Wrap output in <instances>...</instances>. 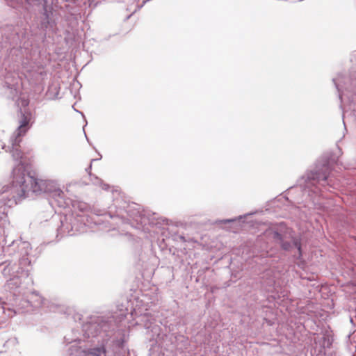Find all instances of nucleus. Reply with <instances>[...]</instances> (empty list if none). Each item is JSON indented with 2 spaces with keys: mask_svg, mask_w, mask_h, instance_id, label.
<instances>
[{
  "mask_svg": "<svg viewBox=\"0 0 356 356\" xmlns=\"http://www.w3.org/2000/svg\"><path fill=\"white\" fill-rule=\"evenodd\" d=\"M21 118L19 125L10 138V145H1V149L9 152L13 160L17 163L12 170L10 185L0 184V195L8 193V195L1 200H19L29 197V193L36 194L46 193L54 199H68L65 192L56 183L51 180L35 179L27 172L25 166L24 155L22 151L20 143L22 136L30 128L31 113L20 108Z\"/></svg>",
  "mask_w": 356,
  "mask_h": 356,
  "instance_id": "obj_1",
  "label": "nucleus"
},
{
  "mask_svg": "<svg viewBox=\"0 0 356 356\" xmlns=\"http://www.w3.org/2000/svg\"><path fill=\"white\" fill-rule=\"evenodd\" d=\"M337 160L330 155H323L309 167L297 180L304 200H332L324 195L323 188L331 186V175Z\"/></svg>",
  "mask_w": 356,
  "mask_h": 356,
  "instance_id": "obj_2",
  "label": "nucleus"
},
{
  "mask_svg": "<svg viewBox=\"0 0 356 356\" xmlns=\"http://www.w3.org/2000/svg\"><path fill=\"white\" fill-rule=\"evenodd\" d=\"M7 4L13 8L18 6L29 9L32 6H42L40 10V22L38 27L42 31L51 29L56 24L53 17L54 8L51 4L48 3L47 0H6Z\"/></svg>",
  "mask_w": 356,
  "mask_h": 356,
  "instance_id": "obj_3",
  "label": "nucleus"
},
{
  "mask_svg": "<svg viewBox=\"0 0 356 356\" xmlns=\"http://www.w3.org/2000/svg\"><path fill=\"white\" fill-rule=\"evenodd\" d=\"M339 93V97L342 102L343 97L347 96L350 99L348 93L356 95V71L352 70L349 76L339 74L337 78L332 79Z\"/></svg>",
  "mask_w": 356,
  "mask_h": 356,
  "instance_id": "obj_4",
  "label": "nucleus"
},
{
  "mask_svg": "<svg viewBox=\"0 0 356 356\" xmlns=\"http://www.w3.org/2000/svg\"><path fill=\"white\" fill-rule=\"evenodd\" d=\"M0 86L6 90L9 99H15L17 97L18 77L10 72H2L0 74Z\"/></svg>",
  "mask_w": 356,
  "mask_h": 356,
  "instance_id": "obj_5",
  "label": "nucleus"
},
{
  "mask_svg": "<svg viewBox=\"0 0 356 356\" xmlns=\"http://www.w3.org/2000/svg\"><path fill=\"white\" fill-rule=\"evenodd\" d=\"M95 161H97V159H92L90 165L86 169V171L89 174L90 179L92 183L95 186L101 187L103 190L106 191H109L110 188H112L111 193L113 195V200H119L120 199H124L125 196L118 186H111L108 184L104 183L102 179L99 178L95 175H93L90 172V170L92 169V163Z\"/></svg>",
  "mask_w": 356,
  "mask_h": 356,
  "instance_id": "obj_6",
  "label": "nucleus"
},
{
  "mask_svg": "<svg viewBox=\"0 0 356 356\" xmlns=\"http://www.w3.org/2000/svg\"><path fill=\"white\" fill-rule=\"evenodd\" d=\"M60 87L58 84L51 83L49 86L48 89L47 90V96L50 99H56L58 98L59 94Z\"/></svg>",
  "mask_w": 356,
  "mask_h": 356,
  "instance_id": "obj_7",
  "label": "nucleus"
},
{
  "mask_svg": "<svg viewBox=\"0 0 356 356\" xmlns=\"http://www.w3.org/2000/svg\"><path fill=\"white\" fill-rule=\"evenodd\" d=\"M106 349L104 346L95 348L89 350V356H106Z\"/></svg>",
  "mask_w": 356,
  "mask_h": 356,
  "instance_id": "obj_8",
  "label": "nucleus"
},
{
  "mask_svg": "<svg viewBox=\"0 0 356 356\" xmlns=\"http://www.w3.org/2000/svg\"><path fill=\"white\" fill-rule=\"evenodd\" d=\"M294 188V187L289 188L286 191H285L283 193H281L278 195V199L276 200V198L273 199L272 200H282V199H284V200L289 201V197H288V195L289 193Z\"/></svg>",
  "mask_w": 356,
  "mask_h": 356,
  "instance_id": "obj_9",
  "label": "nucleus"
},
{
  "mask_svg": "<svg viewBox=\"0 0 356 356\" xmlns=\"http://www.w3.org/2000/svg\"><path fill=\"white\" fill-rule=\"evenodd\" d=\"M273 235L274 238L281 239V235L277 232H273Z\"/></svg>",
  "mask_w": 356,
  "mask_h": 356,
  "instance_id": "obj_10",
  "label": "nucleus"
},
{
  "mask_svg": "<svg viewBox=\"0 0 356 356\" xmlns=\"http://www.w3.org/2000/svg\"><path fill=\"white\" fill-rule=\"evenodd\" d=\"M22 106H26L29 104V101L26 99H21Z\"/></svg>",
  "mask_w": 356,
  "mask_h": 356,
  "instance_id": "obj_11",
  "label": "nucleus"
},
{
  "mask_svg": "<svg viewBox=\"0 0 356 356\" xmlns=\"http://www.w3.org/2000/svg\"><path fill=\"white\" fill-rule=\"evenodd\" d=\"M296 245H298V250L300 251V245L296 243Z\"/></svg>",
  "mask_w": 356,
  "mask_h": 356,
  "instance_id": "obj_12",
  "label": "nucleus"
},
{
  "mask_svg": "<svg viewBox=\"0 0 356 356\" xmlns=\"http://www.w3.org/2000/svg\"><path fill=\"white\" fill-rule=\"evenodd\" d=\"M66 1H68V2H74L75 0H65Z\"/></svg>",
  "mask_w": 356,
  "mask_h": 356,
  "instance_id": "obj_13",
  "label": "nucleus"
},
{
  "mask_svg": "<svg viewBox=\"0 0 356 356\" xmlns=\"http://www.w3.org/2000/svg\"><path fill=\"white\" fill-rule=\"evenodd\" d=\"M280 226L282 227V226H284V224H283V223H281V224L280 225Z\"/></svg>",
  "mask_w": 356,
  "mask_h": 356,
  "instance_id": "obj_14",
  "label": "nucleus"
},
{
  "mask_svg": "<svg viewBox=\"0 0 356 356\" xmlns=\"http://www.w3.org/2000/svg\"><path fill=\"white\" fill-rule=\"evenodd\" d=\"M284 249H286L287 248L285 245H283Z\"/></svg>",
  "mask_w": 356,
  "mask_h": 356,
  "instance_id": "obj_15",
  "label": "nucleus"
}]
</instances>
